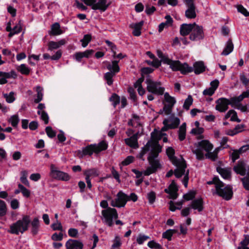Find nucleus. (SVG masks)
<instances>
[{
  "label": "nucleus",
  "mask_w": 249,
  "mask_h": 249,
  "mask_svg": "<svg viewBox=\"0 0 249 249\" xmlns=\"http://www.w3.org/2000/svg\"><path fill=\"white\" fill-rule=\"evenodd\" d=\"M213 148V145L207 140H203L194 144L191 147V150L198 160H203L204 159V154L203 150L206 152L211 151Z\"/></svg>",
  "instance_id": "3"
},
{
  "label": "nucleus",
  "mask_w": 249,
  "mask_h": 249,
  "mask_svg": "<svg viewBox=\"0 0 249 249\" xmlns=\"http://www.w3.org/2000/svg\"><path fill=\"white\" fill-rule=\"evenodd\" d=\"M215 193L227 200L231 199L232 196V191L231 187L228 185L224 186L221 181L216 186Z\"/></svg>",
  "instance_id": "9"
},
{
  "label": "nucleus",
  "mask_w": 249,
  "mask_h": 249,
  "mask_svg": "<svg viewBox=\"0 0 249 249\" xmlns=\"http://www.w3.org/2000/svg\"><path fill=\"white\" fill-rule=\"evenodd\" d=\"M204 37V35L202 27L196 24L189 36L190 39L192 41H196L202 39Z\"/></svg>",
  "instance_id": "12"
},
{
  "label": "nucleus",
  "mask_w": 249,
  "mask_h": 249,
  "mask_svg": "<svg viewBox=\"0 0 249 249\" xmlns=\"http://www.w3.org/2000/svg\"><path fill=\"white\" fill-rule=\"evenodd\" d=\"M219 152V149L216 148L213 152H206L205 156L207 158L210 159L213 161H215L217 158V154Z\"/></svg>",
  "instance_id": "34"
},
{
  "label": "nucleus",
  "mask_w": 249,
  "mask_h": 249,
  "mask_svg": "<svg viewBox=\"0 0 249 249\" xmlns=\"http://www.w3.org/2000/svg\"><path fill=\"white\" fill-rule=\"evenodd\" d=\"M107 0H99L97 3H94L92 8L94 10H100L102 11H105L107 7L108 4L107 3Z\"/></svg>",
  "instance_id": "22"
},
{
  "label": "nucleus",
  "mask_w": 249,
  "mask_h": 249,
  "mask_svg": "<svg viewBox=\"0 0 249 249\" xmlns=\"http://www.w3.org/2000/svg\"><path fill=\"white\" fill-rule=\"evenodd\" d=\"M148 246L151 249H161V246L160 244L154 241H151L148 243Z\"/></svg>",
  "instance_id": "59"
},
{
  "label": "nucleus",
  "mask_w": 249,
  "mask_h": 249,
  "mask_svg": "<svg viewBox=\"0 0 249 249\" xmlns=\"http://www.w3.org/2000/svg\"><path fill=\"white\" fill-rule=\"evenodd\" d=\"M178 188L175 181H172L171 184L169 186L168 189H166L165 192L170 194L171 198L176 199L178 196L177 191Z\"/></svg>",
  "instance_id": "20"
},
{
  "label": "nucleus",
  "mask_w": 249,
  "mask_h": 249,
  "mask_svg": "<svg viewBox=\"0 0 249 249\" xmlns=\"http://www.w3.org/2000/svg\"><path fill=\"white\" fill-rule=\"evenodd\" d=\"M6 212L7 207L5 202L0 199V216L5 215Z\"/></svg>",
  "instance_id": "47"
},
{
  "label": "nucleus",
  "mask_w": 249,
  "mask_h": 249,
  "mask_svg": "<svg viewBox=\"0 0 249 249\" xmlns=\"http://www.w3.org/2000/svg\"><path fill=\"white\" fill-rule=\"evenodd\" d=\"M59 46L57 42L51 41L48 43V50L52 51L54 49L59 48Z\"/></svg>",
  "instance_id": "58"
},
{
  "label": "nucleus",
  "mask_w": 249,
  "mask_h": 249,
  "mask_svg": "<svg viewBox=\"0 0 249 249\" xmlns=\"http://www.w3.org/2000/svg\"><path fill=\"white\" fill-rule=\"evenodd\" d=\"M18 189H20L21 193L23 196L26 197H29L30 196V191L26 188L23 185L21 184L18 185Z\"/></svg>",
  "instance_id": "46"
},
{
  "label": "nucleus",
  "mask_w": 249,
  "mask_h": 249,
  "mask_svg": "<svg viewBox=\"0 0 249 249\" xmlns=\"http://www.w3.org/2000/svg\"><path fill=\"white\" fill-rule=\"evenodd\" d=\"M191 207L193 209L197 210L199 212L203 210V202L202 198L194 200L191 203Z\"/></svg>",
  "instance_id": "27"
},
{
  "label": "nucleus",
  "mask_w": 249,
  "mask_h": 249,
  "mask_svg": "<svg viewBox=\"0 0 249 249\" xmlns=\"http://www.w3.org/2000/svg\"><path fill=\"white\" fill-rule=\"evenodd\" d=\"M216 170L224 178L229 179L231 178V168L217 167L216 168Z\"/></svg>",
  "instance_id": "23"
},
{
  "label": "nucleus",
  "mask_w": 249,
  "mask_h": 249,
  "mask_svg": "<svg viewBox=\"0 0 249 249\" xmlns=\"http://www.w3.org/2000/svg\"><path fill=\"white\" fill-rule=\"evenodd\" d=\"M37 114L41 116H40L41 119L42 121H44L45 124H48L49 116H48V114L45 111L38 110Z\"/></svg>",
  "instance_id": "45"
},
{
  "label": "nucleus",
  "mask_w": 249,
  "mask_h": 249,
  "mask_svg": "<svg viewBox=\"0 0 249 249\" xmlns=\"http://www.w3.org/2000/svg\"><path fill=\"white\" fill-rule=\"evenodd\" d=\"M147 198L150 204H152L155 200L156 199V194L154 192H150L147 194Z\"/></svg>",
  "instance_id": "61"
},
{
  "label": "nucleus",
  "mask_w": 249,
  "mask_h": 249,
  "mask_svg": "<svg viewBox=\"0 0 249 249\" xmlns=\"http://www.w3.org/2000/svg\"><path fill=\"white\" fill-rule=\"evenodd\" d=\"M195 23L193 24H183L180 27V34L182 36H186L191 33L195 26Z\"/></svg>",
  "instance_id": "19"
},
{
  "label": "nucleus",
  "mask_w": 249,
  "mask_h": 249,
  "mask_svg": "<svg viewBox=\"0 0 249 249\" xmlns=\"http://www.w3.org/2000/svg\"><path fill=\"white\" fill-rule=\"evenodd\" d=\"M164 123H168L169 128H171V129H175L178 126L180 120L178 117L172 115L168 118L164 119Z\"/></svg>",
  "instance_id": "18"
},
{
  "label": "nucleus",
  "mask_w": 249,
  "mask_h": 249,
  "mask_svg": "<svg viewBox=\"0 0 249 249\" xmlns=\"http://www.w3.org/2000/svg\"><path fill=\"white\" fill-rule=\"evenodd\" d=\"M240 154H241L238 150H232V152L230 153L232 161L234 162L236 160L239 159Z\"/></svg>",
  "instance_id": "52"
},
{
  "label": "nucleus",
  "mask_w": 249,
  "mask_h": 249,
  "mask_svg": "<svg viewBox=\"0 0 249 249\" xmlns=\"http://www.w3.org/2000/svg\"><path fill=\"white\" fill-rule=\"evenodd\" d=\"M63 33V31L60 29V24L55 22L51 26V30L49 32L50 35L57 36Z\"/></svg>",
  "instance_id": "25"
},
{
  "label": "nucleus",
  "mask_w": 249,
  "mask_h": 249,
  "mask_svg": "<svg viewBox=\"0 0 249 249\" xmlns=\"http://www.w3.org/2000/svg\"><path fill=\"white\" fill-rule=\"evenodd\" d=\"M46 132L50 138H53L54 137L56 133L53 130L52 128L50 126H47L46 128Z\"/></svg>",
  "instance_id": "62"
},
{
  "label": "nucleus",
  "mask_w": 249,
  "mask_h": 249,
  "mask_svg": "<svg viewBox=\"0 0 249 249\" xmlns=\"http://www.w3.org/2000/svg\"><path fill=\"white\" fill-rule=\"evenodd\" d=\"M195 196V193L193 191L190 192L183 195V198L186 200H190L193 199Z\"/></svg>",
  "instance_id": "63"
},
{
  "label": "nucleus",
  "mask_w": 249,
  "mask_h": 249,
  "mask_svg": "<svg viewBox=\"0 0 249 249\" xmlns=\"http://www.w3.org/2000/svg\"><path fill=\"white\" fill-rule=\"evenodd\" d=\"M91 40V36L89 34L85 35L84 36L83 39H82L80 41L82 42V46L83 47H86L88 45L89 43Z\"/></svg>",
  "instance_id": "44"
},
{
  "label": "nucleus",
  "mask_w": 249,
  "mask_h": 249,
  "mask_svg": "<svg viewBox=\"0 0 249 249\" xmlns=\"http://www.w3.org/2000/svg\"><path fill=\"white\" fill-rule=\"evenodd\" d=\"M149 239V237L146 235L139 234L137 238V242L139 244H142L144 241Z\"/></svg>",
  "instance_id": "56"
},
{
  "label": "nucleus",
  "mask_w": 249,
  "mask_h": 249,
  "mask_svg": "<svg viewBox=\"0 0 249 249\" xmlns=\"http://www.w3.org/2000/svg\"><path fill=\"white\" fill-rule=\"evenodd\" d=\"M153 60L152 61L147 60L146 61V63L149 65L155 67L156 68H158L161 65V62L160 60H159L157 58H155L153 59Z\"/></svg>",
  "instance_id": "50"
},
{
  "label": "nucleus",
  "mask_w": 249,
  "mask_h": 249,
  "mask_svg": "<svg viewBox=\"0 0 249 249\" xmlns=\"http://www.w3.org/2000/svg\"><path fill=\"white\" fill-rule=\"evenodd\" d=\"M107 199L110 200V205L113 207H124L127 202V195L122 191L117 194L114 199H112L110 196L108 197Z\"/></svg>",
  "instance_id": "8"
},
{
  "label": "nucleus",
  "mask_w": 249,
  "mask_h": 249,
  "mask_svg": "<svg viewBox=\"0 0 249 249\" xmlns=\"http://www.w3.org/2000/svg\"><path fill=\"white\" fill-rule=\"evenodd\" d=\"M118 61L114 60L111 63L109 64L107 66V69L110 71V72H114L116 74L120 71V68L118 64Z\"/></svg>",
  "instance_id": "31"
},
{
  "label": "nucleus",
  "mask_w": 249,
  "mask_h": 249,
  "mask_svg": "<svg viewBox=\"0 0 249 249\" xmlns=\"http://www.w3.org/2000/svg\"><path fill=\"white\" fill-rule=\"evenodd\" d=\"M134 160V157L132 156H127L124 160L121 162V164L123 166H127L133 162Z\"/></svg>",
  "instance_id": "54"
},
{
  "label": "nucleus",
  "mask_w": 249,
  "mask_h": 249,
  "mask_svg": "<svg viewBox=\"0 0 249 249\" xmlns=\"http://www.w3.org/2000/svg\"><path fill=\"white\" fill-rule=\"evenodd\" d=\"M244 239L241 241L238 247H246L249 244V235L245 234Z\"/></svg>",
  "instance_id": "53"
},
{
  "label": "nucleus",
  "mask_w": 249,
  "mask_h": 249,
  "mask_svg": "<svg viewBox=\"0 0 249 249\" xmlns=\"http://www.w3.org/2000/svg\"><path fill=\"white\" fill-rule=\"evenodd\" d=\"M244 99L242 96L240 95L238 97H234L230 99L232 106L237 105L239 103Z\"/></svg>",
  "instance_id": "49"
},
{
  "label": "nucleus",
  "mask_w": 249,
  "mask_h": 249,
  "mask_svg": "<svg viewBox=\"0 0 249 249\" xmlns=\"http://www.w3.org/2000/svg\"><path fill=\"white\" fill-rule=\"evenodd\" d=\"M157 55L158 57L161 59L160 61V62H162L163 63L165 64L167 59H169L168 56L165 54H164L160 50L157 51Z\"/></svg>",
  "instance_id": "57"
},
{
  "label": "nucleus",
  "mask_w": 249,
  "mask_h": 249,
  "mask_svg": "<svg viewBox=\"0 0 249 249\" xmlns=\"http://www.w3.org/2000/svg\"><path fill=\"white\" fill-rule=\"evenodd\" d=\"M143 25V21H141L136 23H131L130 27L133 29L132 34L134 36H139L141 34V30Z\"/></svg>",
  "instance_id": "21"
},
{
  "label": "nucleus",
  "mask_w": 249,
  "mask_h": 249,
  "mask_svg": "<svg viewBox=\"0 0 249 249\" xmlns=\"http://www.w3.org/2000/svg\"><path fill=\"white\" fill-rule=\"evenodd\" d=\"M22 27H21V21H19L18 23L12 29V31H11L9 34V37H11L15 34H18L21 31Z\"/></svg>",
  "instance_id": "36"
},
{
  "label": "nucleus",
  "mask_w": 249,
  "mask_h": 249,
  "mask_svg": "<svg viewBox=\"0 0 249 249\" xmlns=\"http://www.w3.org/2000/svg\"><path fill=\"white\" fill-rule=\"evenodd\" d=\"M204 132V129L202 127H197L192 129L191 133L195 135H199L197 137L198 140L204 138V136L201 135Z\"/></svg>",
  "instance_id": "40"
},
{
  "label": "nucleus",
  "mask_w": 249,
  "mask_h": 249,
  "mask_svg": "<svg viewBox=\"0 0 249 249\" xmlns=\"http://www.w3.org/2000/svg\"><path fill=\"white\" fill-rule=\"evenodd\" d=\"M193 71L196 74H200L205 70V66L202 61H198L195 62L194 65Z\"/></svg>",
  "instance_id": "26"
},
{
  "label": "nucleus",
  "mask_w": 249,
  "mask_h": 249,
  "mask_svg": "<svg viewBox=\"0 0 249 249\" xmlns=\"http://www.w3.org/2000/svg\"><path fill=\"white\" fill-rule=\"evenodd\" d=\"M166 135L165 133L161 132H154L151 133V140L148 141L141 150L139 158L144 160L143 156L149 151H150L147 160L150 166L148 167L144 172L145 176H149L157 171L161 168V165L158 159L159 154L161 151V147L158 143V140L161 139L162 136Z\"/></svg>",
  "instance_id": "1"
},
{
  "label": "nucleus",
  "mask_w": 249,
  "mask_h": 249,
  "mask_svg": "<svg viewBox=\"0 0 249 249\" xmlns=\"http://www.w3.org/2000/svg\"><path fill=\"white\" fill-rule=\"evenodd\" d=\"M84 175L86 176L85 178L90 179V178L98 177L99 175V171L97 169H88L84 171Z\"/></svg>",
  "instance_id": "28"
},
{
  "label": "nucleus",
  "mask_w": 249,
  "mask_h": 249,
  "mask_svg": "<svg viewBox=\"0 0 249 249\" xmlns=\"http://www.w3.org/2000/svg\"><path fill=\"white\" fill-rule=\"evenodd\" d=\"M115 75L114 72H107L104 75V78L107 81V84L110 86L113 83L112 78Z\"/></svg>",
  "instance_id": "41"
},
{
  "label": "nucleus",
  "mask_w": 249,
  "mask_h": 249,
  "mask_svg": "<svg viewBox=\"0 0 249 249\" xmlns=\"http://www.w3.org/2000/svg\"><path fill=\"white\" fill-rule=\"evenodd\" d=\"M110 101L112 102L114 107L120 103V99L119 96L116 94H113L110 98Z\"/></svg>",
  "instance_id": "51"
},
{
  "label": "nucleus",
  "mask_w": 249,
  "mask_h": 249,
  "mask_svg": "<svg viewBox=\"0 0 249 249\" xmlns=\"http://www.w3.org/2000/svg\"><path fill=\"white\" fill-rule=\"evenodd\" d=\"M237 10L239 12L242 14L246 17L249 16V12L247 11V9H245L242 5H239L237 6Z\"/></svg>",
  "instance_id": "60"
},
{
  "label": "nucleus",
  "mask_w": 249,
  "mask_h": 249,
  "mask_svg": "<svg viewBox=\"0 0 249 249\" xmlns=\"http://www.w3.org/2000/svg\"><path fill=\"white\" fill-rule=\"evenodd\" d=\"M66 249H83V243L78 240L69 239L66 243Z\"/></svg>",
  "instance_id": "17"
},
{
  "label": "nucleus",
  "mask_w": 249,
  "mask_h": 249,
  "mask_svg": "<svg viewBox=\"0 0 249 249\" xmlns=\"http://www.w3.org/2000/svg\"><path fill=\"white\" fill-rule=\"evenodd\" d=\"M177 232V231L176 230H168L162 233V237L167 239L168 241H171L172 235Z\"/></svg>",
  "instance_id": "42"
},
{
  "label": "nucleus",
  "mask_w": 249,
  "mask_h": 249,
  "mask_svg": "<svg viewBox=\"0 0 249 249\" xmlns=\"http://www.w3.org/2000/svg\"><path fill=\"white\" fill-rule=\"evenodd\" d=\"M215 109L221 112H224L228 109V106L231 105V100L225 98H219L216 101Z\"/></svg>",
  "instance_id": "14"
},
{
  "label": "nucleus",
  "mask_w": 249,
  "mask_h": 249,
  "mask_svg": "<svg viewBox=\"0 0 249 249\" xmlns=\"http://www.w3.org/2000/svg\"><path fill=\"white\" fill-rule=\"evenodd\" d=\"M186 123H184L179 127L178 130V139L180 141H183L186 138Z\"/></svg>",
  "instance_id": "32"
},
{
  "label": "nucleus",
  "mask_w": 249,
  "mask_h": 249,
  "mask_svg": "<svg viewBox=\"0 0 249 249\" xmlns=\"http://www.w3.org/2000/svg\"><path fill=\"white\" fill-rule=\"evenodd\" d=\"M166 154L173 164L176 165L177 168L174 171L175 176L178 178H180L185 174L186 164L184 161H178L175 157V150L171 147L166 149Z\"/></svg>",
  "instance_id": "4"
},
{
  "label": "nucleus",
  "mask_w": 249,
  "mask_h": 249,
  "mask_svg": "<svg viewBox=\"0 0 249 249\" xmlns=\"http://www.w3.org/2000/svg\"><path fill=\"white\" fill-rule=\"evenodd\" d=\"M164 99L162 101L164 105L163 111L165 114H170L172 111L174 105L176 103V100L174 97L170 95L168 92H164Z\"/></svg>",
  "instance_id": "10"
},
{
  "label": "nucleus",
  "mask_w": 249,
  "mask_h": 249,
  "mask_svg": "<svg viewBox=\"0 0 249 249\" xmlns=\"http://www.w3.org/2000/svg\"><path fill=\"white\" fill-rule=\"evenodd\" d=\"M28 171L26 170H22L20 172L21 177L20 178V180L22 183L25 184L28 187L30 186V183L29 181L28 180L27 178L28 176Z\"/></svg>",
  "instance_id": "35"
},
{
  "label": "nucleus",
  "mask_w": 249,
  "mask_h": 249,
  "mask_svg": "<svg viewBox=\"0 0 249 249\" xmlns=\"http://www.w3.org/2000/svg\"><path fill=\"white\" fill-rule=\"evenodd\" d=\"M4 97L6 99V101L9 103L13 102L15 100V98L14 97V93L12 91L10 92L9 94H4Z\"/></svg>",
  "instance_id": "55"
},
{
  "label": "nucleus",
  "mask_w": 249,
  "mask_h": 249,
  "mask_svg": "<svg viewBox=\"0 0 249 249\" xmlns=\"http://www.w3.org/2000/svg\"><path fill=\"white\" fill-rule=\"evenodd\" d=\"M95 148L94 144H91L86 147L83 150V153L84 155H91L93 152L95 153Z\"/></svg>",
  "instance_id": "39"
},
{
  "label": "nucleus",
  "mask_w": 249,
  "mask_h": 249,
  "mask_svg": "<svg viewBox=\"0 0 249 249\" xmlns=\"http://www.w3.org/2000/svg\"><path fill=\"white\" fill-rule=\"evenodd\" d=\"M17 77V74L14 70L8 72L0 71V85L6 84L8 82L7 79L13 78L15 79Z\"/></svg>",
  "instance_id": "15"
},
{
  "label": "nucleus",
  "mask_w": 249,
  "mask_h": 249,
  "mask_svg": "<svg viewBox=\"0 0 249 249\" xmlns=\"http://www.w3.org/2000/svg\"><path fill=\"white\" fill-rule=\"evenodd\" d=\"M166 64L169 65L173 71H180L183 74L192 72L193 68L189 66L187 63H181L179 60H173L169 58L166 60Z\"/></svg>",
  "instance_id": "5"
},
{
  "label": "nucleus",
  "mask_w": 249,
  "mask_h": 249,
  "mask_svg": "<svg viewBox=\"0 0 249 249\" xmlns=\"http://www.w3.org/2000/svg\"><path fill=\"white\" fill-rule=\"evenodd\" d=\"M233 49V44L231 39H229L226 44V46L221 53L222 55H227L230 54Z\"/></svg>",
  "instance_id": "30"
},
{
  "label": "nucleus",
  "mask_w": 249,
  "mask_h": 249,
  "mask_svg": "<svg viewBox=\"0 0 249 249\" xmlns=\"http://www.w3.org/2000/svg\"><path fill=\"white\" fill-rule=\"evenodd\" d=\"M138 135L139 133L137 132L130 138L125 139L124 142L125 144L132 148H138L139 147L138 142Z\"/></svg>",
  "instance_id": "16"
},
{
  "label": "nucleus",
  "mask_w": 249,
  "mask_h": 249,
  "mask_svg": "<svg viewBox=\"0 0 249 249\" xmlns=\"http://www.w3.org/2000/svg\"><path fill=\"white\" fill-rule=\"evenodd\" d=\"M194 0H185L187 7L185 11V16L188 18H195L196 17V6L194 3Z\"/></svg>",
  "instance_id": "13"
},
{
  "label": "nucleus",
  "mask_w": 249,
  "mask_h": 249,
  "mask_svg": "<svg viewBox=\"0 0 249 249\" xmlns=\"http://www.w3.org/2000/svg\"><path fill=\"white\" fill-rule=\"evenodd\" d=\"M19 119L18 115H14L12 116L8 120V122L11 123V125L16 127L17 126Z\"/></svg>",
  "instance_id": "43"
},
{
  "label": "nucleus",
  "mask_w": 249,
  "mask_h": 249,
  "mask_svg": "<svg viewBox=\"0 0 249 249\" xmlns=\"http://www.w3.org/2000/svg\"><path fill=\"white\" fill-rule=\"evenodd\" d=\"M128 124L134 127H141L140 117L136 115H133L132 118L128 122Z\"/></svg>",
  "instance_id": "29"
},
{
  "label": "nucleus",
  "mask_w": 249,
  "mask_h": 249,
  "mask_svg": "<svg viewBox=\"0 0 249 249\" xmlns=\"http://www.w3.org/2000/svg\"><path fill=\"white\" fill-rule=\"evenodd\" d=\"M50 175L57 180L68 181L70 179V176L67 173L57 170L53 164L51 165Z\"/></svg>",
  "instance_id": "11"
},
{
  "label": "nucleus",
  "mask_w": 249,
  "mask_h": 249,
  "mask_svg": "<svg viewBox=\"0 0 249 249\" xmlns=\"http://www.w3.org/2000/svg\"><path fill=\"white\" fill-rule=\"evenodd\" d=\"M94 147L95 148V153H98L101 151L105 150L107 148V144L105 141H102L99 142L98 144H94Z\"/></svg>",
  "instance_id": "33"
},
{
  "label": "nucleus",
  "mask_w": 249,
  "mask_h": 249,
  "mask_svg": "<svg viewBox=\"0 0 249 249\" xmlns=\"http://www.w3.org/2000/svg\"><path fill=\"white\" fill-rule=\"evenodd\" d=\"M36 91L37 92L36 98L35 99L34 102L36 103H38L42 101L43 99V89L39 86H37L36 88Z\"/></svg>",
  "instance_id": "37"
},
{
  "label": "nucleus",
  "mask_w": 249,
  "mask_h": 249,
  "mask_svg": "<svg viewBox=\"0 0 249 249\" xmlns=\"http://www.w3.org/2000/svg\"><path fill=\"white\" fill-rule=\"evenodd\" d=\"M193 98L191 95H189L187 98L185 100L184 103L183 104V107L186 110H188L190 108V107L193 103Z\"/></svg>",
  "instance_id": "48"
},
{
  "label": "nucleus",
  "mask_w": 249,
  "mask_h": 249,
  "mask_svg": "<svg viewBox=\"0 0 249 249\" xmlns=\"http://www.w3.org/2000/svg\"><path fill=\"white\" fill-rule=\"evenodd\" d=\"M234 171L241 176H244L246 174V164L243 161H239L233 168Z\"/></svg>",
  "instance_id": "24"
},
{
  "label": "nucleus",
  "mask_w": 249,
  "mask_h": 249,
  "mask_svg": "<svg viewBox=\"0 0 249 249\" xmlns=\"http://www.w3.org/2000/svg\"><path fill=\"white\" fill-rule=\"evenodd\" d=\"M17 69L21 74L24 75H28L30 72V69L24 64L18 66Z\"/></svg>",
  "instance_id": "38"
},
{
  "label": "nucleus",
  "mask_w": 249,
  "mask_h": 249,
  "mask_svg": "<svg viewBox=\"0 0 249 249\" xmlns=\"http://www.w3.org/2000/svg\"><path fill=\"white\" fill-rule=\"evenodd\" d=\"M101 213L104 222L109 227H111L113 224V218L117 219L118 217L117 210L114 208H108L102 210Z\"/></svg>",
  "instance_id": "7"
},
{
  "label": "nucleus",
  "mask_w": 249,
  "mask_h": 249,
  "mask_svg": "<svg viewBox=\"0 0 249 249\" xmlns=\"http://www.w3.org/2000/svg\"><path fill=\"white\" fill-rule=\"evenodd\" d=\"M147 90L154 94L160 96L164 94L165 88L162 86L160 82L154 81L150 78H146L145 80Z\"/></svg>",
  "instance_id": "6"
},
{
  "label": "nucleus",
  "mask_w": 249,
  "mask_h": 249,
  "mask_svg": "<svg viewBox=\"0 0 249 249\" xmlns=\"http://www.w3.org/2000/svg\"><path fill=\"white\" fill-rule=\"evenodd\" d=\"M242 181L244 187L247 190H249V178L245 177L242 178Z\"/></svg>",
  "instance_id": "64"
},
{
  "label": "nucleus",
  "mask_w": 249,
  "mask_h": 249,
  "mask_svg": "<svg viewBox=\"0 0 249 249\" xmlns=\"http://www.w3.org/2000/svg\"><path fill=\"white\" fill-rule=\"evenodd\" d=\"M31 223V232L34 235H36L40 228V222L37 217H35L31 222L29 215H24L21 219L18 220L12 224L8 232L12 234L18 235L19 233H23L28 229L29 225Z\"/></svg>",
  "instance_id": "2"
}]
</instances>
